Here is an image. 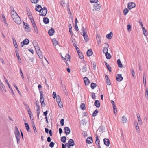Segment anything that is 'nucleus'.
I'll use <instances>...</instances> for the list:
<instances>
[{
    "mask_svg": "<svg viewBox=\"0 0 148 148\" xmlns=\"http://www.w3.org/2000/svg\"><path fill=\"white\" fill-rule=\"evenodd\" d=\"M16 128H17V131H16L15 132V137L17 140V143L18 144L20 142V139L21 137V135L20 134V132L17 128V127H16Z\"/></svg>",
    "mask_w": 148,
    "mask_h": 148,
    "instance_id": "nucleus-1",
    "label": "nucleus"
},
{
    "mask_svg": "<svg viewBox=\"0 0 148 148\" xmlns=\"http://www.w3.org/2000/svg\"><path fill=\"white\" fill-rule=\"evenodd\" d=\"M47 10L46 8L44 7L43 8H41V14H40V16H45L47 13Z\"/></svg>",
    "mask_w": 148,
    "mask_h": 148,
    "instance_id": "nucleus-2",
    "label": "nucleus"
},
{
    "mask_svg": "<svg viewBox=\"0 0 148 148\" xmlns=\"http://www.w3.org/2000/svg\"><path fill=\"white\" fill-rule=\"evenodd\" d=\"M11 15L13 20L19 16L16 12L14 10H12L11 11Z\"/></svg>",
    "mask_w": 148,
    "mask_h": 148,
    "instance_id": "nucleus-3",
    "label": "nucleus"
},
{
    "mask_svg": "<svg viewBox=\"0 0 148 148\" xmlns=\"http://www.w3.org/2000/svg\"><path fill=\"white\" fill-rule=\"evenodd\" d=\"M136 6V4L134 2H130L128 4L127 8L129 10L134 8Z\"/></svg>",
    "mask_w": 148,
    "mask_h": 148,
    "instance_id": "nucleus-4",
    "label": "nucleus"
},
{
    "mask_svg": "<svg viewBox=\"0 0 148 148\" xmlns=\"http://www.w3.org/2000/svg\"><path fill=\"white\" fill-rule=\"evenodd\" d=\"M35 103L36 104L37 108V118L38 119H39V115L40 112V106L39 105V103L37 101H36Z\"/></svg>",
    "mask_w": 148,
    "mask_h": 148,
    "instance_id": "nucleus-5",
    "label": "nucleus"
},
{
    "mask_svg": "<svg viewBox=\"0 0 148 148\" xmlns=\"http://www.w3.org/2000/svg\"><path fill=\"white\" fill-rule=\"evenodd\" d=\"M29 40L27 38L25 39L23 42L21 43V46L23 47L24 45H28L29 43Z\"/></svg>",
    "mask_w": 148,
    "mask_h": 148,
    "instance_id": "nucleus-6",
    "label": "nucleus"
},
{
    "mask_svg": "<svg viewBox=\"0 0 148 148\" xmlns=\"http://www.w3.org/2000/svg\"><path fill=\"white\" fill-rule=\"evenodd\" d=\"M105 44L107 45V46L105 47L103 50V53H105V54H107L108 53V49L109 47V45L108 43H106Z\"/></svg>",
    "mask_w": 148,
    "mask_h": 148,
    "instance_id": "nucleus-7",
    "label": "nucleus"
},
{
    "mask_svg": "<svg viewBox=\"0 0 148 148\" xmlns=\"http://www.w3.org/2000/svg\"><path fill=\"white\" fill-rule=\"evenodd\" d=\"M116 80L119 82H120L123 79L121 74H117L116 77Z\"/></svg>",
    "mask_w": 148,
    "mask_h": 148,
    "instance_id": "nucleus-8",
    "label": "nucleus"
},
{
    "mask_svg": "<svg viewBox=\"0 0 148 148\" xmlns=\"http://www.w3.org/2000/svg\"><path fill=\"white\" fill-rule=\"evenodd\" d=\"M13 20L17 24H20L21 23V19L19 16L16 18L14 19Z\"/></svg>",
    "mask_w": 148,
    "mask_h": 148,
    "instance_id": "nucleus-9",
    "label": "nucleus"
},
{
    "mask_svg": "<svg viewBox=\"0 0 148 148\" xmlns=\"http://www.w3.org/2000/svg\"><path fill=\"white\" fill-rule=\"evenodd\" d=\"M104 144L107 146H109L110 144L109 140L108 139L105 138L103 140Z\"/></svg>",
    "mask_w": 148,
    "mask_h": 148,
    "instance_id": "nucleus-10",
    "label": "nucleus"
},
{
    "mask_svg": "<svg viewBox=\"0 0 148 148\" xmlns=\"http://www.w3.org/2000/svg\"><path fill=\"white\" fill-rule=\"evenodd\" d=\"M94 6L95 10L96 11H99L100 10L101 6L99 4L96 3L94 5Z\"/></svg>",
    "mask_w": 148,
    "mask_h": 148,
    "instance_id": "nucleus-11",
    "label": "nucleus"
},
{
    "mask_svg": "<svg viewBox=\"0 0 148 148\" xmlns=\"http://www.w3.org/2000/svg\"><path fill=\"white\" fill-rule=\"evenodd\" d=\"M65 133L66 135L69 134L70 132L71 131L69 127H66L64 128Z\"/></svg>",
    "mask_w": 148,
    "mask_h": 148,
    "instance_id": "nucleus-12",
    "label": "nucleus"
},
{
    "mask_svg": "<svg viewBox=\"0 0 148 148\" xmlns=\"http://www.w3.org/2000/svg\"><path fill=\"white\" fill-rule=\"evenodd\" d=\"M86 143L88 144L92 143L93 142L92 138V137H88L86 140Z\"/></svg>",
    "mask_w": 148,
    "mask_h": 148,
    "instance_id": "nucleus-13",
    "label": "nucleus"
},
{
    "mask_svg": "<svg viewBox=\"0 0 148 148\" xmlns=\"http://www.w3.org/2000/svg\"><path fill=\"white\" fill-rule=\"evenodd\" d=\"M84 80L86 85H88L90 83V81L87 77H85L84 78Z\"/></svg>",
    "mask_w": 148,
    "mask_h": 148,
    "instance_id": "nucleus-14",
    "label": "nucleus"
},
{
    "mask_svg": "<svg viewBox=\"0 0 148 148\" xmlns=\"http://www.w3.org/2000/svg\"><path fill=\"white\" fill-rule=\"evenodd\" d=\"M41 8H42L40 5L37 4L36 5L35 10L36 11L41 12Z\"/></svg>",
    "mask_w": 148,
    "mask_h": 148,
    "instance_id": "nucleus-15",
    "label": "nucleus"
},
{
    "mask_svg": "<svg viewBox=\"0 0 148 148\" xmlns=\"http://www.w3.org/2000/svg\"><path fill=\"white\" fill-rule=\"evenodd\" d=\"M68 143L69 146H73L75 145V143L73 140L72 139H70L68 141Z\"/></svg>",
    "mask_w": 148,
    "mask_h": 148,
    "instance_id": "nucleus-16",
    "label": "nucleus"
},
{
    "mask_svg": "<svg viewBox=\"0 0 148 148\" xmlns=\"http://www.w3.org/2000/svg\"><path fill=\"white\" fill-rule=\"evenodd\" d=\"M83 36L86 41L87 42L88 40V37L86 32H84L83 33Z\"/></svg>",
    "mask_w": 148,
    "mask_h": 148,
    "instance_id": "nucleus-17",
    "label": "nucleus"
},
{
    "mask_svg": "<svg viewBox=\"0 0 148 148\" xmlns=\"http://www.w3.org/2000/svg\"><path fill=\"white\" fill-rule=\"evenodd\" d=\"M24 24L26 26L25 27V29L27 32H29L30 30L29 25L26 23L24 22Z\"/></svg>",
    "mask_w": 148,
    "mask_h": 148,
    "instance_id": "nucleus-18",
    "label": "nucleus"
},
{
    "mask_svg": "<svg viewBox=\"0 0 148 148\" xmlns=\"http://www.w3.org/2000/svg\"><path fill=\"white\" fill-rule=\"evenodd\" d=\"M12 39L13 40L14 45V46L15 48L16 49H18V46L16 42V40L15 38L14 37H13L12 38Z\"/></svg>",
    "mask_w": 148,
    "mask_h": 148,
    "instance_id": "nucleus-19",
    "label": "nucleus"
},
{
    "mask_svg": "<svg viewBox=\"0 0 148 148\" xmlns=\"http://www.w3.org/2000/svg\"><path fill=\"white\" fill-rule=\"evenodd\" d=\"M87 56H90L92 55L93 54V52L91 49H88L86 53Z\"/></svg>",
    "mask_w": 148,
    "mask_h": 148,
    "instance_id": "nucleus-20",
    "label": "nucleus"
},
{
    "mask_svg": "<svg viewBox=\"0 0 148 148\" xmlns=\"http://www.w3.org/2000/svg\"><path fill=\"white\" fill-rule=\"evenodd\" d=\"M113 33L111 32L110 33L108 34L106 36L107 38L108 39H110L113 36Z\"/></svg>",
    "mask_w": 148,
    "mask_h": 148,
    "instance_id": "nucleus-21",
    "label": "nucleus"
},
{
    "mask_svg": "<svg viewBox=\"0 0 148 148\" xmlns=\"http://www.w3.org/2000/svg\"><path fill=\"white\" fill-rule=\"evenodd\" d=\"M54 29L53 28H51L48 31V33L50 36H52L54 32Z\"/></svg>",
    "mask_w": 148,
    "mask_h": 148,
    "instance_id": "nucleus-22",
    "label": "nucleus"
},
{
    "mask_svg": "<svg viewBox=\"0 0 148 148\" xmlns=\"http://www.w3.org/2000/svg\"><path fill=\"white\" fill-rule=\"evenodd\" d=\"M94 105L97 108L99 107L100 105L99 101L98 100H95Z\"/></svg>",
    "mask_w": 148,
    "mask_h": 148,
    "instance_id": "nucleus-23",
    "label": "nucleus"
},
{
    "mask_svg": "<svg viewBox=\"0 0 148 148\" xmlns=\"http://www.w3.org/2000/svg\"><path fill=\"white\" fill-rule=\"evenodd\" d=\"M134 124L136 127V130L138 132H139L140 131V130L137 122L136 121H135V122Z\"/></svg>",
    "mask_w": 148,
    "mask_h": 148,
    "instance_id": "nucleus-24",
    "label": "nucleus"
},
{
    "mask_svg": "<svg viewBox=\"0 0 148 148\" xmlns=\"http://www.w3.org/2000/svg\"><path fill=\"white\" fill-rule=\"evenodd\" d=\"M96 140L95 142V143L97 144V145L98 146L99 145H100V141L99 139V138L97 134L96 135Z\"/></svg>",
    "mask_w": 148,
    "mask_h": 148,
    "instance_id": "nucleus-25",
    "label": "nucleus"
},
{
    "mask_svg": "<svg viewBox=\"0 0 148 148\" xmlns=\"http://www.w3.org/2000/svg\"><path fill=\"white\" fill-rule=\"evenodd\" d=\"M143 84L145 87H146V79L145 74H143Z\"/></svg>",
    "mask_w": 148,
    "mask_h": 148,
    "instance_id": "nucleus-26",
    "label": "nucleus"
},
{
    "mask_svg": "<svg viewBox=\"0 0 148 148\" xmlns=\"http://www.w3.org/2000/svg\"><path fill=\"white\" fill-rule=\"evenodd\" d=\"M43 21L45 24H47L49 23V20L48 18L45 17L43 18Z\"/></svg>",
    "mask_w": 148,
    "mask_h": 148,
    "instance_id": "nucleus-27",
    "label": "nucleus"
},
{
    "mask_svg": "<svg viewBox=\"0 0 148 148\" xmlns=\"http://www.w3.org/2000/svg\"><path fill=\"white\" fill-rule=\"evenodd\" d=\"M142 30L143 32V34L145 36H146L147 35V32L146 29L144 27H143Z\"/></svg>",
    "mask_w": 148,
    "mask_h": 148,
    "instance_id": "nucleus-28",
    "label": "nucleus"
},
{
    "mask_svg": "<svg viewBox=\"0 0 148 148\" xmlns=\"http://www.w3.org/2000/svg\"><path fill=\"white\" fill-rule=\"evenodd\" d=\"M25 125L26 128V130L28 132H29L30 130H29L30 128L29 126L28 123H25Z\"/></svg>",
    "mask_w": 148,
    "mask_h": 148,
    "instance_id": "nucleus-29",
    "label": "nucleus"
},
{
    "mask_svg": "<svg viewBox=\"0 0 148 148\" xmlns=\"http://www.w3.org/2000/svg\"><path fill=\"white\" fill-rule=\"evenodd\" d=\"M117 62L119 67L120 68H122L123 66V65L119 59H118L117 60Z\"/></svg>",
    "mask_w": 148,
    "mask_h": 148,
    "instance_id": "nucleus-30",
    "label": "nucleus"
},
{
    "mask_svg": "<svg viewBox=\"0 0 148 148\" xmlns=\"http://www.w3.org/2000/svg\"><path fill=\"white\" fill-rule=\"evenodd\" d=\"M57 102L60 108H62L63 107V106L62 102L61 101V100L58 101Z\"/></svg>",
    "mask_w": 148,
    "mask_h": 148,
    "instance_id": "nucleus-31",
    "label": "nucleus"
},
{
    "mask_svg": "<svg viewBox=\"0 0 148 148\" xmlns=\"http://www.w3.org/2000/svg\"><path fill=\"white\" fill-rule=\"evenodd\" d=\"M77 52L78 53L79 58L81 59L83 58H84V56L82 54V53L80 52V51H77Z\"/></svg>",
    "mask_w": 148,
    "mask_h": 148,
    "instance_id": "nucleus-32",
    "label": "nucleus"
},
{
    "mask_svg": "<svg viewBox=\"0 0 148 148\" xmlns=\"http://www.w3.org/2000/svg\"><path fill=\"white\" fill-rule=\"evenodd\" d=\"M97 86V84L93 83H92L90 85V87L92 89H94Z\"/></svg>",
    "mask_w": 148,
    "mask_h": 148,
    "instance_id": "nucleus-33",
    "label": "nucleus"
},
{
    "mask_svg": "<svg viewBox=\"0 0 148 148\" xmlns=\"http://www.w3.org/2000/svg\"><path fill=\"white\" fill-rule=\"evenodd\" d=\"M66 140V137L65 136H63L61 137V141L62 142L65 143Z\"/></svg>",
    "mask_w": 148,
    "mask_h": 148,
    "instance_id": "nucleus-34",
    "label": "nucleus"
},
{
    "mask_svg": "<svg viewBox=\"0 0 148 148\" xmlns=\"http://www.w3.org/2000/svg\"><path fill=\"white\" fill-rule=\"evenodd\" d=\"M88 65V64H85L83 66L82 68V70L83 72H85L87 71V66Z\"/></svg>",
    "mask_w": 148,
    "mask_h": 148,
    "instance_id": "nucleus-35",
    "label": "nucleus"
},
{
    "mask_svg": "<svg viewBox=\"0 0 148 148\" xmlns=\"http://www.w3.org/2000/svg\"><path fill=\"white\" fill-rule=\"evenodd\" d=\"M113 110L114 111V114H116V112H117V110L116 109V106L115 104H113Z\"/></svg>",
    "mask_w": 148,
    "mask_h": 148,
    "instance_id": "nucleus-36",
    "label": "nucleus"
},
{
    "mask_svg": "<svg viewBox=\"0 0 148 148\" xmlns=\"http://www.w3.org/2000/svg\"><path fill=\"white\" fill-rule=\"evenodd\" d=\"M80 108L82 110H84L86 109L85 105L84 103H82L80 106Z\"/></svg>",
    "mask_w": 148,
    "mask_h": 148,
    "instance_id": "nucleus-37",
    "label": "nucleus"
},
{
    "mask_svg": "<svg viewBox=\"0 0 148 148\" xmlns=\"http://www.w3.org/2000/svg\"><path fill=\"white\" fill-rule=\"evenodd\" d=\"M122 122L123 123H126L127 122V119L126 117L124 116H123L122 117Z\"/></svg>",
    "mask_w": 148,
    "mask_h": 148,
    "instance_id": "nucleus-38",
    "label": "nucleus"
},
{
    "mask_svg": "<svg viewBox=\"0 0 148 148\" xmlns=\"http://www.w3.org/2000/svg\"><path fill=\"white\" fill-rule=\"evenodd\" d=\"M33 128L34 130L35 133V134H37L38 133V132H37V131L36 130V127H35V125L34 123H33Z\"/></svg>",
    "mask_w": 148,
    "mask_h": 148,
    "instance_id": "nucleus-39",
    "label": "nucleus"
},
{
    "mask_svg": "<svg viewBox=\"0 0 148 148\" xmlns=\"http://www.w3.org/2000/svg\"><path fill=\"white\" fill-rule=\"evenodd\" d=\"M1 87L3 88V89H4V88H5L3 84L1 82V80H0V90H2Z\"/></svg>",
    "mask_w": 148,
    "mask_h": 148,
    "instance_id": "nucleus-40",
    "label": "nucleus"
},
{
    "mask_svg": "<svg viewBox=\"0 0 148 148\" xmlns=\"http://www.w3.org/2000/svg\"><path fill=\"white\" fill-rule=\"evenodd\" d=\"M129 11L128 10L127 8H125L123 11V13L125 15H126L128 13Z\"/></svg>",
    "mask_w": 148,
    "mask_h": 148,
    "instance_id": "nucleus-41",
    "label": "nucleus"
},
{
    "mask_svg": "<svg viewBox=\"0 0 148 148\" xmlns=\"http://www.w3.org/2000/svg\"><path fill=\"white\" fill-rule=\"evenodd\" d=\"M52 42L54 46H56L58 44V42L56 40L53 39L52 40Z\"/></svg>",
    "mask_w": 148,
    "mask_h": 148,
    "instance_id": "nucleus-42",
    "label": "nucleus"
},
{
    "mask_svg": "<svg viewBox=\"0 0 148 148\" xmlns=\"http://www.w3.org/2000/svg\"><path fill=\"white\" fill-rule=\"evenodd\" d=\"M105 55L107 59H109L111 58V56L109 53H108L107 55L105 54Z\"/></svg>",
    "mask_w": 148,
    "mask_h": 148,
    "instance_id": "nucleus-43",
    "label": "nucleus"
},
{
    "mask_svg": "<svg viewBox=\"0 0 148 148\" xmlns=\"http://www.w3.org/2000/svg\"><path fill=\"white\" fill-rule=\"evenodd\" d=\"M70 58V56L69 54H66L65 56L64 59L67 61Z\"/></svg>",
    "mask_w": 148,
    "mask_h": 148,
    "instance_id": "nucleus-44",
    "label": "nucleus"
},
{
    "mask_svg": "<svg viewBox=\"0 0 148 148\" xmlns=\"http://www.w3.org/2000/svg\"><path fill=\"white\" fill-rule=\"evenodd\" d=\"M98 112V111L97 109L96 110L93 112L92 115L93 116L95 117L96 116V114Z\"/></svg>",
    "mask_w": 148,
    "mask_h": 148,
    "instance_id": "nucleus-45",
    "label": "nucleus"
},
{
    "mask_svg": "<svg viewBox=\"0 0 148 148\" xmlns=\"http://www.w3.org/2000/svg\"><path fill=\"white\" fill-rule=\"evenodd\" d=\"M106 66L107 68L108 69L109 71L110 72H111L112 71L111 68L110 66L108 64H106Z\"/></svg>",
    "mask_w": 148,
    "mask_h": 148,
    "instance_id": "nucleus-46",
    "label": "nucleus"
},
{
    "mask_svg": "<svg viewBox=\"0 0 148 148\" xmlns=\"http://www.w3.org/2000/svg\"><path fill=\"white\" fill-rule=\"evenodd\" d=\"M35 47V49H36L37 53H39L40 52V49L39 47L38 46H36Z\"/></svg>",
    "mask_w": 148,
    "mask_h": 148,
    "instance_id": "nucleus-47",
    "label": "nucleus"
},
{
    "mask_svg": "<svg viewBox=\"0 0 148 148\" xmlns=\"http://www.w3.org/2000/svg\"><path fill=\"white\" fill-rule=\"evenodd\" d=\"M15 53H16V56L18 58V60H21V59L18 53V52L17 51H15Z\"/></svg>",
    "mask_w": 148,
    "mask_h": 148,
    "instance_id": "nucleus-48",
    "label": "nucleus"
},
{
    "mask_svg": "<svg viewBox=\"0 0 148 148\" xmlns=\"http://www.w3.org/2000/svg\"><path fill=\"white\" fill-rule=\"evenodd\" d=\"M64 123V119H62L60 121V123L61 126H63Z\"/></svg>",
    "mask_w": 148,
    "mask_h": 148,
    "instance_id": "nucleus-49",
    "label": "nucleus"
},
{
    "mask_svg": "<svg viewBox=\"0 0 148 148\" xmlns=\"http://www.w3.org/2000/svg\"><path fill=\"white\" fill-rule=\"evenodd\" d=\"M32 26L33 27H34V29L35 31L37 33L38 30H37V29L36 26V24H33V25H32Z\"/></svg>",
    "mask_w": 148,
    "mask_h": 148,
    "instance_id": "nucleus-50",
    "label": "nucleus"
},
{
    "mask_svg": "<svg viewBox=\"0 0 148 148\" xmlns=\"http://www.w3.org/2000/svg\"><path fill=\"white\" fill-rule=\"evenodd\" d=\"M145 97L146 98H148V91L147 88L145 89Z\"/></svg>",
    "mask_w": 148,
    "mask_h": 148,
    "instance_id": "nucleus-51",
    "label": "nucleus"
},
{
    "mask_svg": "<svg viewBox=\"0 0 148 148\" xmlns=\"http://www.w3.org/2000/svg\"><path fill=\"white\" fill-rule=\"evenodd\" d=\"M54 145L55 143L53 142H51L50 143L49 145L50 147L52 148L54 147Z\"/></svg>",
    "mask_w": 148,
    "mask_h": 148,
    "instance_id": "nucleus-52",
    "label": "nucleus"
},
{
    "mask_svg": "<svg viewBox=\"0 0 148 148\" xmlns=\"http://www.w3.org/2000/svg\"><path fill=\"white\" fill-rule=\"evenodd\" d=\"M91 95L92 99H96V96L95 93L92 92L91 94Z\"/></svg>",
    "mask_w": 148,
    "mask_h": 148,
    "instance_id": "nucleus-53",
    "label": "nucleus"
},
{
    "mask_svg": "<svg viewBox=\"0 0 148 148\" xmlns=\"http://www.w3.org/2000/svg\"><path fill=\"white\" fill-rule=\"evenodd\" d=\"M20 72L21 75V76L23 78V79H24V76H23V72H22L21 68H20Z\"/></svg>",
    "mask_w": 148,
    "mask_h": 148,
    "instance_id": "nucleus-54",
    "label": "nucleus"
},
{
    "mask_svg": "<svg viewBox=\"0 0 148 148\" xmlns=\"http://www.w3.org/2000/svg\"><path fill=\"white\" fill-rule=\"evenodd\" d=\"M56 101H58L61 100L60 97L59 95H57L56 96Z\"/></svg>",
    "mask_w": 148,
    "mask_h": 148,
    "instance_id": "nucleus-55",
    "label": "nucleus"
},
{
    "mask_svg": "<svg viewBox=\"0 0 148 148\" xmlns=\"http://www.w3.org/2000/svg\"><path fill=\"white\" fill-rule=\"evenodd\" d=\"M9 88L10 89V90H11V92H12L13 94V97H14V92L13 90L12 89L11 87V86H10V85L9 86H8Z\"/></svg>",
    "mask_w": 148,
    "mask_h": 148,
    "instance_id": "nucleus-56",
    "label": "nucleus"
},
{
    "mask_svg": "<svg viewBox=\"0 0 148 148\" xmlns=\"http://www.w3.org/2000/svg\"><path fill=\"white\" fill-rule=\"evenodd\" d=\"M131 72L134 78H135V73L133 69L131 70Z\"/></svg>",
    "mask_w": 148,
    "mask_h": 148,
    "instance_id": "nucleus-57",
    "label": "nucleus"
},
{
    "mask_svg": "<svg viewBox=\"0 0 148 148\" xmlns=\"http://www.w3.org/2000/svg\"><path fill=\"white\" fill-rule=\"evenodd\" d=\"M131 26L130 25H127V29H128V30L129 31H130L131 30Z\"/></svg>",
    "mask_w": 148,
    "mask_h": 148,
    "instance_id": "nucleus-58",
    "label": "nucleus"
},
{
    "mask_svg": "<svg viewBox=\"0 0 148 148\" xmlns=\"http://www.w3.org/2000/svg\"><path fill=\"white\" fill-rule=\"evenodd\" d=\"M31 2L32 3H38V0H30Z\"/></svg>",
    "mask_w": 148,
    "mask_h": 148,
    "instance_id": "nucleus-59",
    "label": "nucleus"
},
{
    "mask_svg": "<svg viewBox=\"0 0 148 148\" xmlns=\"http://www.w3.org/2000/svg\"><path fill=\"white\" fill-rule=\"evenodd\" d=\"M98 0H90V1L91 3H96L97 2Z\"/></svg>",
    "mask_w": 148,
    "mask_h": 148,
    "instance_id": "nucleus-60",
    "label": "nucleus"
},
{
    "mask_svg": "<svg viewBox=\"0 0 148 148\" xmlns=\"http://www.w3.org/2000/svg\"><path fill=\"white\" fill-rule=\"evenodd\" d=\"M106 82L107 85H110L111 84V83L109 79L106 80Z\"/></svg>",
    "mask_w": 148,
    "mask_h": 148,
    "instance_id": "nucleus-61",
    "label": "nucleus"
},
{
    "mask_svg": "<svg viewBox=\"0 0 148 148\" xmlns=\"http://www.w3.org/2000/svg\"><path fill=\"white\" fill-rule=\"evenodd\" d=\"M138 120L139 123V124L140 125H141L142 123V122L141 118H139L138 119Z\"/></svg>",
    "mask_w": 148,
    "mask_h": 148,
    "instance_id": "nucleus-62",
    "label": "nucleus"
},
{
    "mask_svg": "<svg viewBox=\"0 0 148 148\" xmlns=\"http://www.w3.org/2000/svg\"><path fill=\"white\" fill-rule=\"evenodd\" d=\"M40 102H44V98L43 96L40 97Z\"/></svg>",
    "mask_w": 148,
    "mask_h": 148,
    "instance_id": "nucleus-63",
    "label": "nucleus"
},
{
    "mask_svg": "<svg viewBox=\"0 0 148 148\" xmlns=\"http://www.w3.org/2000/svg\"><path fill=\"white\" fill-rule=\"evenodd\" d=\"M56 93L55 92H53V97L55 99L56 98Z\"/></svg>",
    "mask_w": 148,
    "mask_h": 148,
    "instance_id": "nucleus-64",
    "label": "nucleus"
}]
</instances>
